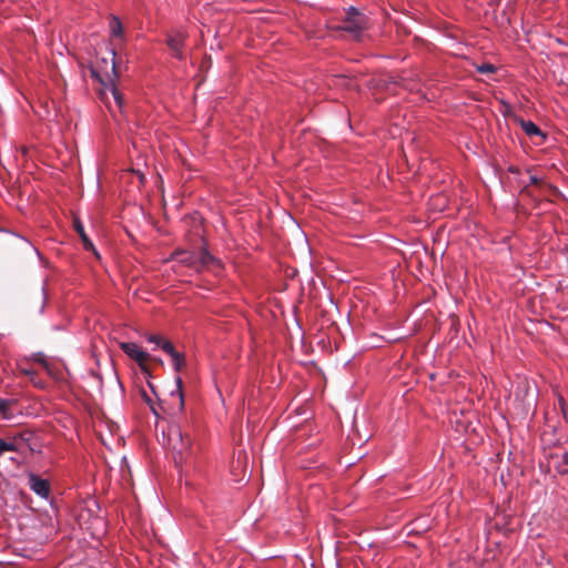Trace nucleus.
<instances>
[{
  "label": "nucleus",
  "instance_id": "obj_1",
  "mask_svg": "<svg viewBox=\"0 0 568 568\" xmlns=\"http://www.w3.org/2000/svg\"><path fill=\"white\" fill-rule=\"evenodd\" d=\"M172 260L197 273L203 270H215L221 266L220 261L211 255L205 248H201L197 252L186 250L175 251L172 255Z\"/></svg>",
  "mask_w": 568,
  "mask_h": 568
},
{
  "label": "nucleus",
  "instance_id": "obj_2",
  "mask_svg": "<svg viewBox=\"0 0 568 568\" xmlns=\"http://www.w3.org/2000/svg\"><path fill=\"white\" fill-rule=\"evenodd\" d=\"M110 60L101 59V62H97V65L92 69V74L101 82L105 90H109L112 94L114 102L119 108L123 105V97L115 87L116 70H115V52L112 50Z\"/></svg>",
  "mask_w": 568,
  "mask_h": 568
},
{
  "label": "nucleus",
  "instance_id": "obj_3",
  "mask_svg": "<svg viewBox=\"0 0 568 568\" xmlns=\"http://www.w3.org/2000/svg\"><path fill=\"white\" fill-rule=\"evenodd\" d=\"M163 437L165 445L174 454L175 463H186L190 455L191 438L183 435L181 427L176 424L169 425L165 430H163Z\"/></svg>",
  "mask_w": 568,
  "mask_h": 568
},
{
  "label": "nucleus",
  "instance_id": "obj_4",
  "mask_svg": "<svg viewBox=\"0 0 568 568\" xmlns=\"http://www.w3.org/2000/svg\"><path fill=\"white\" fill-rule=\"evenodd\" d=\"M366 28V17L363 13L356 11L353 7L349 8L347 17L343 21L341 29L351 33L355 39H359V36Z\"/></svg>",
  "mask_w": 568,
  "mask_h": 568
},
{
  "label": "nucleus",
  "instance_id": "obj_5",
  "mask_svg": "<svg viewBox=\"0 0 568 568\" xmlns=\"http://www.w3.org/2000/svg\"><path fill=\"white\" fill-rule=\"evenodd\" d=\"M120 348L132 359H134L142 372L148 373L145 363L150 358V354L144 352L138 344L132 342H123L120 344Z\"/></svg>",
  "mask_w": 568,
  "mask_h": 568
},
{
  "label": "nucleus",
  "instance_id": "obj_6",
  "mask_svg": "<svg viewBox=\"0 0 568 568\" xmlns=\"http://www.w3.org/2000/svg\"><path fill=\"white\" fill-rule=\"evenodd\" d=\"M186 38H187L186 32L181 29L172 30L166 36V45L169 47L172 54L176 59L181 60L183 58V48H184Z\"/></svg>",
  "mask_w": 568,
  "mask_h": 568
},
{
  "label": "nucleus",
  "instance_id": "obj_7",
  "mask_svg": "<svg viewBox=\"0 0 568 568\" xmlns=\"http://www.w3.org/2000/svg\"><path fill=\"white\" fill-rule=\"evenodd\" d=\"M28 484L30 489L43 499H48L50 496L51 487L48 479H44L36 474L28 476Z\"/></svg>",
  "mask_w": 568,
  "mask_h": 568
},
{
  "label": "nucleus",
  "instance_id": "obj_8",
  "mask_svg": "<svg viewBox=\"0 0 568 568\" xmlns=\"http://www.w3.org/2000/svg\"><path fill=\"white\" fill-rule=\"evenodd\" d=\"M161 349L165 352L172 358L173 368L180 372L185 366V357L182 353L175 351L173 344L170 341L161 343Z\"/></svg>",
  "mask_w": 568,
  "mask_h": 568
},
{
  "label": "nucleus",
  "instance_id": "obj_9",
  "mask_svg": "<svg viewBox=\"0 0 568 568\" xmlns=\"http://www.w3.org/2000/svg\"><path fill=\"white\" fill-rule=\"evenodd\" d=\"M73 226H74V230L77 231V233L79 234V236L81 237L84 250L92 251L95 256H99L98 251L95 250L93 243L88 237V235L84 231V226L79 219H74Z\"/></svg>",
  "mask_w": 568,
  "mask_h": 568
},
{
  "label": "nucleus",
  "instance_id": "obj_10",
  "mask_svg": "<svg viewBox=\"0 0 568 568\" xmlns=\"http://www.w3.org/2000/svg\"><path fill=\"white\" fill-rule=\"evenodd\" d=\"M520 126H521L523 131L528 136H541V138H545V134L542 133V131L532 121L521 120L520 121Z\"/></svg>",
  "mask_w": 568,
  "mask_h": 568
},
{
  "label": "nucleus",
  "instance_id": "obj_11",
  "mask_svg": "<svg viewBox=\"0 0 568 568\" xmlns=\"http://www.w3.org/2000/svg\"><path fill=\"white\" fill-rule=\"evenodd\" d=\"M110 33L112 37H121L123 32L121 20L116 16L110 18Z\"/></svg>",
  "mask_w": 568,
  "mask_h": 568
},
{
  "label": "nucleus",
  "instance_id": "obj_12",
  "mask_svg": "<svg viewBox=\"0 0 568 568\" xmlns=\"http://www.w3.org/2000/svg\"><path fill=\"white\" fill-rule=\"evenodd\" d=\"M13 402L9 399H4L0 397V414L3 416V418L9 419L13 416L11 406Z\"/></svg>",
  "mask_w": 568,
  "mask_h": 568
},
{
  "label": "nucleus",
  "instance_id": "obj_13",
  "mask_svg": "<svg viewBox=\"0 0 568 568\" xmlns=\"http://www.w3.org/2000/svg\"><path fill=\"white\" fill-rule=\"evenodd\" d=\"M18 447L14 440H4L0 438V455H3L6 452H16Z\"/></svg>",
  "mask_w": 568,
  "mask_h": 568
},
{
  "label": "nucleus",
  "instance_id": "obj_14",
  "mask_svg": "<svg viewBox=\"0 0 568 568\" xmlns=\"http://www.w3.org/2000/svg\"><path fill=\"white\" fill-rule=\"evenodd\" d=\"M141 396L143 398V400L148 404V406L150 407V409L152 410V413L154 415H158V412H156V408H155V404L151 397L150 394H148L146 390H141Z\"/></svg>",
  "mask_w": 568,
  "mask_h": 568
},
{
  "label": "nucleus",
  "instance_id": "obj_15",
  "mask_svg": "<svg viewBox=\"0 0 568 568\" xmlns=\"http://www.w3.org/2000/svg\"><path fill=\"white\" fill-rule=\"evenodd\" d=\"M175 383H176V389L174 392H172V395H174V394L178 395L179 400H180V406L182 407L183 403H184L183 392H182V378L180 376H176Z\"/></svg>",
  "mask_w": 568,
  "mask_h": 568
},
{
  "label": "nucleus",
  "instance_id": "obj_16",
  "mask_svg": "<svg viewBox=\"0 0 568 568\" xmlns=\"http://www.w3.org/2000/svg\"><path fill=\"white\" fill-rule=\"evenodd\" d=\"M497 68L491 63H483L480 65H477V71L479 73H494L496 72Z\"/></svg>",
  "mask_w": 568,
  "mask_h": 568
},
{
  "label": "nucleus",
  "instance_id": "obj_17",
  "mask_svg": "<svg viewBox=\"0 0 568 568\" xmlns=\"http://www.w3.org/2000/svg\"><path fill=\"white\" fill-rule=\"evenodd\" d=\"M148 342L150 343H154L155 345H158L159 347H161V343H163L164 341L158 336V335H149L148 336Z\"/></svg>",
  "mask_w": 568,
  "mask_h": 568
},
{
  "label": "nucleus",
  "instance_id": "obj_18",
  "mask_svg": "<svg viewBox=\"0 0 568 568\" xmlns=\"http://www.w3.org/2000/svg\"><path fill=\"white\" fill-rule=\"evenodd\" d=\"M34 361L40 363V364H43L45 365V358H44V355L43 354H36L34 355Z\"/></svg>",
  "mask_w": 568,
  "mask_h": 568
},
{
  "label": "nucleus",
  "instance_id": "obj_19",
  "mask_svg": "<svg viewBox=\"0 0 568 568\" xmlns=\"http://www.w3.org/2000/svg\"><path fill=\"white\" fill-rule=\"evenodd\" d=\"M16 236H17L20 241L24 242L27 245L31 246V247L34 250V252H36L38 255H40L39 251H38L36 247H33V246L31 245V243H30L27 239H24V237H22V236H18V235H16Z\"/></svg>",
  "mask_w": 568,
  "mask_h": 568
},
{
  "label": "nucleus",
  "instance_id": "obj_20",
  "mask_svg": "<svg viewBox=\"0 0 568 568\" xmlns=\"http://www.w3.org/2000/svg\"><path fill=\"white\" fill-rule=\"evenodd\" d=\"M44 303H45V297L43 296V297H42L41 307H40V312H42V311H43V308H44Z\"/></svg>",
  "mask_w": 568,
  "mask_h": 568
},
{
  "label": "nucleus",
  "instance_id": "obj_21",
  "mask_svg": "<svg viewBox=\"0 0 568 568\" xmlns=\"http://www.w3.org/2000/svg\"><path fill=\"white\" fill-rule=\"evenodd\" d=\"M564 460L568 464V454L564 455Z\"/></svg>",
  "mask_w": 568,
  "mask_h": 568
}]
</instances>
